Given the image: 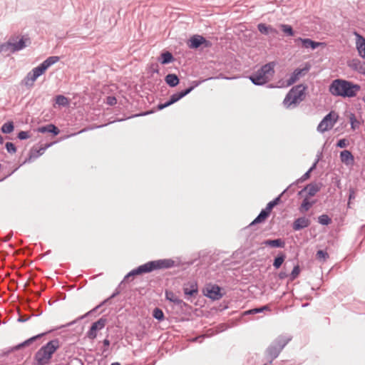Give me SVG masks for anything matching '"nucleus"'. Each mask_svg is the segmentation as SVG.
<instances>
[{
	"label": "nucleus",
	"instance_id": "obj_1",
	"mask_svg": "<svg viewBox=\"0 0 365 365\" xmlns=\"http://www.w3.org/2000/svg\"><path fill=\"white\" fill-rule=\"evenodd\" d=\"M179 264H176L172 258H164L156 260H150L143 264L138 266L128 272L121 281V284L128 283L132 281L135 277L151 273L156 270L168 269L176 267Z\"/></svg>",
	"mask_w": 365,
	"mask_h": 365
},
{
	"label": "nucleus",
	"instance_id": "obj_2",
	"mask_svg": "<svg viewBox=\"0 0 365 365\" xmlns=\"http://www.w3.org/2000/svg\"><path fill=\"white\" fill-rule=\"evenodd\" d=\"M360 90L359 84L341 78L333 80L329 86V91L332 96L344 98L356 97Z\"/></svg>",
	"mask_w": 365,
	"mask_h": 365
},
{
	"label": "nucleus",
	"instance_id": "obj_3",
	"mask_svg": "<svg viewBox=\"0 0 365 365\" xmlns=\"http://www.w3.org/2000/svg\"><path fill=\"white\" fill-rule=\"evenodd\" d=\"M60 61L58 56H51L45 59L37 66L33 68L21 81V84L26 87L28 90L34 86L35 81L53 65Z\"/></svg>",
	"mask_w": 365,
	"mask_h": 365
},
{
	"label": "nucleus",
	"instance_id": "obj_4",
	"mask_svg": "<svg viewBox=\"0 0 365 365\" xmlns=\"http://www.w3.org/2000/svg\"><path fill=\"white\" fill-rule=\"evenodd\" d=\"M61 346L59 339L49 340L34 354V364L35 365H49L53 354Z\"/></svg>",
	"mask_w": 365,
	"mask_h": 365
},
{
	"label": "nucleus",
	"instance_id": "obj_5",
	"mask_svg": "<svg viewBox=\"0 0 365 365\" xmlns=\"http://www.w3.org/2000/svg\"><path fill=\"white\" fill-rule=\"evenodd\" d=\"M307 85L299 83L294 86L286 94L283 100V105L287 109H292L297 107L307 96Z\"/></svg>",
	"mask_w": 365,
	"mask_h": 365
},
{
	"label": "nucleus",
	"instance_id": "obj_6",
	"mask_svg": "<svg viewBox=\"0 0 365 365\" xmlns=\"http://www.w3.org/2000/svg\"><path fill=\"white\" fill-rule=\"evenodd\" d=\"M275 61L262 65L257 71L248 76V78L255 86H262L269 83L270 76L274 73Z\"/></svg>",
	"mask_w": 365,
	"mask_h": 365
},
{
	"label": "nucleus",
	"instance_id": "obj_7",
	"mask_svg": "<svg viewBox=\"0 0 365 365\" xmlns=\"http://www.w3.org/2000/svg\"><path fill=\"white\" fill-rule=\"evenodd\" d=\"M292 340L289 335L278 336L267 348L265 351V357L269 364L278 357L282 350Z\"/></svg>",
	"mask_w": 365,
	"mask_h": 365
},
{
	"label": "nucleus",
	"instance_id": "obj_8",
	"mask_svg": "<svg viewBox=\"0 0 365 365\" xmlns=\"http://www.w3.org/2000/svg\"><path fill=\"white\" fill-rule=\"evenodd\" d=\"M31 43V40L28 35H22L16 41L10 38L6 42L0 44V52L10 51L12 53L20 51Z\"/></svg>",
	"mask_w": 365,
	"mask_h": 365
},
{
	"label": "nucleus",
	"instance_id": "obj_9",
	"mask_svg": "<svg viewBox=\"0 0 365 365\" xmlns=\"http://www.w3.org/2000/svg\"><path fill=\"white\" fill-rule=\"evenodd\" d=\"M187 46L192 50L203 51L211 48L212 43L200 34H193L186 41Z\"/></svg>",
	"mask_w": 365,
	"mask_h": 365
},
{
	"label": "nucleus",
	"instance_id": "obj_10",
	"mask_svg": "<svg viewBox=\"0 0 365 365\" xmlns=\"http://www.w3.org/2000/svg\"><path fill=\"white\" fill-rule=\"evenodd\" d=\"M203 296L212 301L220 300L225 294L223 287L211 282L206 283L202 289Z\"/></svg>",
	"mask_w": 365,
	"mask_h": 365
},
{
	"label": "nucleus",
	"instance_id": "obj_11",
	"mask_svg": "<svg viewBox=\"0 0 365 365\" xmlns=\"http://www.w3.org/2000/svg\"><path fill=\"white\" fill-rule=\"evenodd\" d=\"M276 205L273 204L272 201H269L266 207L260 211L258 215L247 226L244 228L245 231L251 230L254 226L257 224L264 223L267 219L269 217L272 210Z\"/></svg>",
	"mask_w": 365,
	"mask_h": 365
},
{
	"label": "nucleus",
	"instance_id": "obj_12",
	"mask_svg": "<svg viewBox=\"0 0 365 365\" xmlns=\"http://www.w3.org/2000/svg\"><path fill=\"white\" fill-rule=\"evenodd\" d=\"M295 46L299 48L314 51L319 47H325L326 43L317 41L309 38L297 37L294 38Z\"/></svg>",
	"mask_w": 365,
	"mask_h": 365
},
{
	"label": "nucleus",
	"instance_id": "obj_13",
	"mask_svg": "<svg viewBox=\"0 0 365 365\" xmlns=\"http://www.w3.org/2000/svg\"><path fill=\"white\" fill-rule=\"evenodd\" d=\"M184 299L190 302H193L199 294L198 284L196 281H189L182 284Z\"/></svg>",
	"mask_w": 365,
	"mask_h": 365
},
{
	"label": "nucleus",
	"instance_id": "obj_14",
	"mask_svg": "<svg viewBox=\"0 0 365 365\" xmlns=\"http://www.w3.org/2000/svg\"><path fill=\"white\" fill-rule=\"evenodd\" d=\"M108 322V317L106 315H103L98 320L93 322L86 334V337L90 340H94L96 339L98 331L105 328Z\"/></svg>",
	"mask_w": 365,
	"mask_h": 365
},
{
	"label": "nucleus",
	"instance_id": "obj_15",
	"mask_svg": "<svg viewBox=\"0 0 365 365\" xmlns=\"http://www.w3.org/2000/svg\"><path fill=\"white\" fill-rule=\"evenodd\" d=\"M311 67L309 62H305L302 68H295L286 79V86L289 87L294 85L300 78L304 76L309 71Z\"/></svg>",
	"mask_w": 365,
	"mask_h": 365
},
{
	"label": "nucleus",
	"instance_id": "obj_16",
	"mask_svg": "<svg viewBox=\"0 0 365 365\" xmlns=\"http://www.w3.org/2000/svg\"><path fill=\"white\" fill-rule=\"evenodd\" d=\"M338 115L332 112L327 114L319 122L317 125V130L318 132L323 133L326 131L331 130L334 124L336 123Z\"/></svg>",
	"mask_w": 365,
	"mask_h": 365
},
{
	"label": "nucleus",
	"instance_id": "obj_17",
	"mask_svg": "<svg viewBox=\"0 0 365 365\" xmlns=\"http://www.w3.org/2000/svg\"><path fill=\"white\" fill-rule=\"evenodd\" d=\"M33 344H34L33 341V339H31V337H30V338L24 340V341L19 343L16 345L6 348V349L3 350L2 353L0 354V358L6 356L11 352L19 351L21 349H24L26 347H29V346H31Z\"/></svg>",
	"mask_w": 365,
	"mask_h": 365
},
{
	"label": "nucleus",
	"instance_id": "obj_18",
	"mask_svg": "<svg viewBox=\"0 0 365 365\" xmlns=\"http://www.w3.org/2000/svg\"><path fill=\"white\" fill-rule=\"evenodd\" d=\"M310 225V219L306 216H301L294 219L292 224V228L294 232H297L308 227Z\"/></svg>",
	"mask_w": 365,
	"mask_h": 365
},
{
	"label": "nucleus",
	"instance_id": "obj_19",
	"mask_svg": "<svg viewBox=\"0 0 365 365\" xmlns=\"http://www.w3.org/2000/svg\"><path fill=\"white\" fill-rule=\"evenodd\" d=\"M356 36V49L358 55L363 59H365V37L357 31H354Z\"/></svg>",
	"mask_w": 365,
	"mask_h": 365
},
{
	"label": "nucleus",
	"instance_id": "obj_20",
	"mask_svg": "<svg viewBox=\"0 0 365 365\" xmlns=\"http://www.w3.org/2000/svg\"><path fill=\"white\" fill-rule=\"evenodd\" d=\"M341 162L346 166H352L355 163L354 156L349 150H341L339 153Z\"/></svg>",
	"mask_w": 365,
	"mask_h": 365
},
{
	"label": "nucleus",
	"instance_id": "obj_21",
	"mask_svg": "<svg viewBox=\"0 0 365 365\" xmlns=\"http://www.w3.org/2000/svg\"><path fill=\"white\" fill-rule=\"evenodd\" d=\"M36 131L41 133H51L53 136H57L61 132L60 129L53 123L39 126Z\"/></svg>",
	"mask_w": 365,
	"mask_h": 365
},
{
	"label": "nucleus",
	"instance_id": "obj_22",
	"mask_svg": "<svg viewBox=\"0 0 365 365\" xmlns=\"http://www.w3.org/2000/svg\"><path fill=\"white\" fill-rule=\"evenodd\" d=\"M347 66L351 70L362 74V71L365 69V61H362L359 58H352L347 61Z\"/></svg>",
	"mask_w": 365,
	"mask_h": 365
},
{
	"label": "nucleus",
	"instance_id": "obj_23",
	"mask_svg": "<svg viewBox=\"0 0 365 365\" xmlns=\"http://www.w3.org/2000/svg\"><path fill=\"white\" fill-rule=\"evenodd\" d=\"M257 28L259 32L264 36H269L270 34H278V31L275 28H274L272 25L267 24L266 23H259L257 25Z\"/></svg>",
	"mask_w": 365,
	"mask_h": 365
},
{
	"label": "nucleus",
	"instance_id": "obj_24",
	"mask_svg": "<svg viewBox=\"0 0 365 365\" xmlns=\"http://www.w3.org/2000/svg\"><path fill=\"white\" fill-rule=\"evenodd\" d=\"M262 245L271 248H284L285 240L282 238L267 239L262 242Z\"/></svg>",
	"mask_w": 365,
	"mask_h": 365
},
{
	"label": "nucleus",
	"instance_id": "obj_25",
	"mask_svg": "<svg viewBox=\"0 0 365 365\" xmlns=\"http://www.w3.org/2000/svg\"><path fill=\"white\" fill-rule=\"evenodd\" d=\"M158 61L162 65H168L173 63L175 61V58L171 52L163 50L161 51L160 56H158Z\"/></svg>",
	"mask_w": 365,
	"mask_h": 365
},
{
	"label": "nucleus",
	"instance_id": "obj_26",
	"mask_svg": "<svg viewBox=\"0 0 365 365\" xmlns=\"http://www.w3.org/2000/svg\"><path fill=\"white\" fill-rule=\"evenodd\" d=\"M306 190L305 196L308 197H314L321 189V185L316 182H312L304 187Z\"/></svg>",
	"mask_w": 365,
	"mask_h": 365
},
{
	"label": "nucleus",
	"instance_id": "obj_27",
	"mask_svg": "<svg viewBox=\"0 0 365 365\" xmlns=\"http://www.w3.org/2000/svg\"><path fill=\"white\" fill-rule=\"evenodd\" d=\"M165 83L170 88H175L178 86L180 80L178 76L175 73H170L165 76Z\"/></svg>",
	"mask_w": 365,
	"mask_h": 365
},
{
	"label": "nucleus",
	"instance_id": "obj_28",
	"mask_svg": "<svg viewBox=\"0 0 365 365\" xmlns=\"http://www.w3.org/2000/svg\"><path fill=\"white\" fill-rule=\"evenodd\" d=\"M287 258V255L284 252L280 251L274 257L272 266L275 269H279Z\"/></svg>",
	"mask_w": 365,
	"mask_h": 365
},
{
	"label": "nucleus",
	"instance_id": "obj_29",
	"mask_svg": "<svg viewBox=\"0 0 365 365\" xmlns=\"http://www.w3.org/2000/svg\"><path fill=\"white\" fill-rule=\"evenodd\" d=\"M279 28L286 37H294L297 31L294 29L293 26L290 24H279Z\"/></svg>",
	"mask_w": 365,
	"mask_h": 365
},
{
	"label": "nucleus",
	"instance_id": "obj_30",
	"mask_svg": "<svg viewBox=\"0 0 365 365\" xmlns=\"http://www.w3.org/2000/svg\"><path fill=\"white\" fill-rule=\"evenodd\" d=\"M315 203L314 200H310L309 197H306L303 199L302 203L299 207V211L301 213L307 212Z\"/></svg>",
	"mask_w": 365,
	"mask_h": 365
},
{
	"label": "nucleus",
	"instance_id": "obj_31",
	"mask_svg": "<svg viewBox=\"0 0 365 365\" xmlns=\"http://www.w3.org/2000/svg\"><path fill=\"white\" fill-rule=\"evenodd\" d=\"M99 309H100V306L97 305L95 307H93L92 309H91L90 311L86 312L85 314L78 317L76 319H75L71 322H68L66 324L61 326V327H69L73 325L74 324H76L78 321L81 320V319H84L85 317L91 316L93 314L96 313Z\"/></svg>",
	"mask_w": 365,
	"mask_h": 365
},
{
	"label": "nucleus",
	"instance_id": "obj_32",
	"mask_svg": "<svg viewBox=\"0 0 365 365\" xmlns=\"http://www.w3.org/2000/svg\"><path fill=\"white\" fill-rule=\"evenodd\" d=\"M54 100L56 104L60 107H68L70 106V99L62 94L56 95Z\"/></svg>",
	"mask_w": 365,
	"mask_h": 365
},
{
	"label": "nucleus",
	"instance_id": "obj_33",
	"mask_svg": "<svg viewBox=\"0 0 365 365\" xmlns=\"http://www.w3.org/2000/svg\"><path fill=\"white\" fill-rule=\"evenodd\" d=\"M14 128V123L12 120H7L1 126L0 130L4 134H10Z\"/></svg>",
	"mask_w": 365,
	"mask_h": 365
},
{
	"label": "nucleus",
	"instance_id": "obj_34",
	"mask_svg": "<svg viewBox=\"0 0 365 365\" xmlns=\"http://www.w3.org/2000/svg\"><path fill=\"white\" fill-rule=\"evenodd\" d=\"M317 222L324 226H329L332 222V219L327 214H322L317 217Z\"/></svg>",
	"mask_w": 365,
	"mask_h": 365
},
{
	"label": "nucleus",
	"instance_id": "obj_35",
	"mask_svg": "<svg viewBox=\"0 0 365 365\" xmlns=\"http://www.w3.org/2000/svg\"><path fill=\"white\" fill-rule=\"evenodd\" d=\"M152 316L155 319L158 320L159 322H161L165 319V314L163 311L158 307H155L153 309L152 312Z\"/></svg>",
	"mask_w": 365,
	"mask_h": 365
},
{
	"label": "nucleus",
	"instance_id": "obj_36",
	"mask_svg": "<svg viewBox=\"0 0 365 365\" xmlns=\"http://www.w3.org/2000/svg\"><path fill=\"white\" fill-rule=\"evenodd\" d=\"M165 299L170 302H173L175 306L176 304H178V302L180 301V298L176 296V294L172 292V291H168V290H166L165 292Z\"/></svg>",
	"mask_w": 365,
	"mask_h": 365
},
{
	"label": "nucleus",
	"instance_id": "obj_37",
	"mask_svg": "<svg viewBox=\"0 0 365 365\" xmlns=\"http://www.w3.org/2000/svg\"><path fill=\"white\" fill-rule=\"evenodd\" d=\"M186 96H187L186 93L182 89L181 91H177V92L173 93L169 98H170V100L173 101V103H175Z\"/></svg>",
	"mask_w": 365,
	"mask_h": 365
},
{
	"label": "nucleus",
	"instance_id": "obj_38",
	"mask_svg": "<svg viewBox=\"0 0 365 365\" xmlns=\"http://www.w3.org/2000/svg\"><path fill=\"white\" fill-rule=\"evenodd\" d=\"M301 267H299V265L297 264H295L294 267H293V269L291 272V273L289 274V281H294V279H296L300 272H301Z\"/></svg>",
	"mask_w": 365,
	"mask_h": 365
},
{
	"label": "nucleus",
	"instance_id": "obj_39",
	"mask_svg": "<svg viewBox=\"0 0 365 365\" xmlns=\"http://www.w3.org/2000/svg\"><path fill=\"white\" fill-rule=\"evenodd\" d=\"M316 257L319 261L324 262L329 257V256L327 250H319L317 251Z\"/></svg>",
	"mask_w": 365,
	"mask_h": 365
},
{
	"label": "nucleus",
	"instance_id": "obj_40",
	"mask_svg": "<svg viewBox=\"0 0 365 365\" xmlns=\"http://www.w3.org/2000/svg\"><path fill=\"white\" fill-rule=\"evenodd\" d=\"M204 80L202 81H192L190 83V85L187 88L183 89L187 95H188L190 92H192L195 88L200 86Z\"/></svg>",
	"mask_w": 365,
	"mask_h": 365
},
{
	"label": "nucleus",
	"instance_id": "obj_41",
	"mask_svg": "<svg viewBox=\"0 0 365 365\" xmlns=\"http://www.w3.org/2000/svg\"><path fill=\"white\" fill-rule=\"evenodd\" d=\"M103 346L101 347V350L102 352V354H105L106 356L108 353V349L110 345V341L108 339V334L106 336V337L103 340Z\"/></svg>",
	"mask_w": 365,
	"mask_h": 365
},
{
	"label": "nucleus",
	"instance_id": "obj_42",
	"mask_svg": "<svg viewBox=\"0 0 365 365\" xmlns=\"http://www.w3.org/2000/svg\"><path fill=\"white\" fill-rule=\"evenodd\" d=\"M349 123L351 125V128L353 130H355L356 128H358L360 125L359 121L356 119L355 115L352 113H350L349 115Z\"/></svg>",
	"mask_w": 365,
	"mask_h": 365
},
{
	"label": "nucleus",
	"instance_id": "obj_43",
	"mask_svg": "<svg viewBox=\"0 0 365 365\" xmlns=\"http://www.w3.org/2000/svg\"><path fill=\"white\" fill-rule=\"evenodd\" d=\"M148 113H149L148 112H144V113H136V114H134V115H130V116H126V117H123V118H118V117H116L113 120V123H114V122H121V121H123V120H128V119H130V118L138 117V116H144V115H147Z\"/></svg>",
	"mask_w": 365,
	"mask_h": 365
},
{
	"label": "nucleus",
	"instance_id": "obj_44",
	"mask_svg": "<svg viewBox=\"0 0 365 365\" xmlns=\"http://www.w3.org/2000/svg\"><path fill=\"white\" fill-rule=\"evenodd\" d=\"M148 73L152 77L154 73L158 74L160 73L159 65L157 63H152L148 66Z\"/></svg>",
	"mask_w": 365,
	"mask_h": 365
},
{
	"label": "nucleus",
	"instance_id": "obj_45",
	"mask_svg": "<svg viewBox=\"0 0 365 365\" xmlns=\"http://www.w3.org/2000/svg\"><path fill=\"white\" fill-rule=\"evenodd\" d=\"M5 149L9 154H14L17 151V147L14 143L6 142L5 143Z\"/></svg>",
	"mask_w": 365,
	"mask_h": 365
},
{
	"label": "nucleus",
	"instance_id": "obj_46",
	"mask_svg": "<svg viewBox=\"0 0 365 365\" xmlns=\"http://www.w3.org/2000/svg\"><path fill=\"white\" fill-rule=\"evenodd\" d=\"M29 153L31 154V155L33 156L34 159L36 160L38 158H39L40 156H41L44 153L43 151L41 150V148H39L38 149H37L36 148H35L34 146L32 147L30 150H29Z\"/></svg>",
	"mask_w": 365,
	"mask_h": 365
},
{
	"label": "nucleus",
	"instance_id": "obj_47",
	"mask_svg": "<svg viewBox=\"0 0 365 365\" xmlns=\"http://www.w3.org/2000/svg\"><path fill=\"white\" fill-rule=\"evenodd\" d=\"M288 190H289V189L287 187L279 195H277L272 200H271L273 202V204H274L276 206L281 204L282 202V196L285 195Z\"/></svg>",
	"mask_w": 365,
	"mask_h": 365
},
{
	"label": "nucleus",
	"instance_id": "obj_48",
	"mask_svg": "<svg viewBox=\"0 0 365 365\" xmlns=\"http://www.w3.org/2000/svg\"><path fill=\"white\" fill-rule=\"evenodd\" d=\"M16 138L20 140H27L29 139V138H31V134H30V132L29 131H27V130H20L18 133H17V136Z\"/></svg>",
	"mask_w": 365,
	"mask_h": 365
},
{
	"label": "nucleus",
	"instance_id": "obj_49",
	"mask_svg": "<svg viewBox=\"0 0 365 365\" xmlns=\"http://www.w3.org/2000/svg\"><path fill=\"white\" fill-rule=\"evenodd\" d=\"M176 307H178L180 310H190L192 309V307L188 304L187 303L185 302L182 299H180V301L176 304Z\"/></svg>",
	"mask_w": 365,
	"mask_h": 365
},
{
	"label": "nucleus",
	"instance_id": "obj_50",
	"mask_svg": "<svg viewBox=\"0 0 365 365\" xmlns=\"http://www.w3.org/2000/svg\"><path fill=\"white\" fill-rule=\"evenodd\" d=\"M356 197V190L353 187H350L349 188V195H348V207H350V204L352 200H354Z\"/></svg>",
	"mask_w": 365,
	"mask_h": 365
},
{
	"label": "nucleus",
	"instance_id": "obj_51",
	"mask_svg": "<svg viewBox=\"0 0 365 365\" xmlns=\"http://www.w3.org/2000/svg\"><path fill=\"white\" fill-rule=\"evenodd\" d=\"M34 159L33 156L31 155V153H29L28 157L25 158V160L22 162V163H21L19 166H18V167H17V168H16L14 171H12L11 173H9V174L7 175V177H8V176H10L11 174H13V173H14V172H15L16 170H17L19 168V167H20V166H21V165H25V164H26V163H31V162H32V161H34Z\"/></svg>",
	"mask_w": 365,
	"mask_h": 365
},
{
	"label": "nucleus",
	"instance_id": "obj_52",
	"mask_svg": "<svg viewBox=\"0 0 365 365\" xmlns=\"http://www.w3.org/2000/svg\"><path fill=\"white\" fill-rule=\"evenodd\" d=\"M104 103H106L108 106H113L117 103V98L114 96H108L104 100Z\"/></svg>",
	"mask_w": 365,
	"mask_h": 365
},
{
	"label": "nucleus",
	"instance_id": "obj_53",
	"mask_svg": "<svg viewBox=\"0 0 365 365\" xmlns=\"http://www.w3.org/2000/svg\"><path fill=\"white\" fill-rule=\"evenodd\" d=\"M349 145V141L346 138H341L336 141V146L339 148H345Z\"/></svg>",
	"mask_w": 365,
	"mask_h": 365
},
{
	"label": "nucleus",
	"instance_id": "obj_54",
	"mask_svg": "<svg viewBox=\"0 0 365 365\" xmlns=\"http://www.w3.org/2000/svg\"><path fill=\"white\" fill-rule=\"evenodd\" d=\"M123 284L121 282L118 285V287L115 289L113 292L109 296L110 299H113L119 295L123 289Z\"/></svg>",
	"mask_w": 365,
	"mask_h": 365
},
{
	"label": "nucleus",
	"instance_id": "obj_55",
	"mask_svg": "<svg viewBox=\"0 0 365 365\" xmlns=\"http://www.w3.org/2000/svg\"><path fill=\"white\" fill-rule=\"evenodd\" d=\"M269 310H270V308L268 305H263V306H261L259 307H255L253 312H254L255 314H256L262 313L264 311H269Z\"/></svg>",
	"mask_w": 365,
	"mask_h": 365
},
{
	"label": "nucleus",
	"instance_id": "obj_56",
	"mask_svg": "<svg viewBox=\"0 0 365 365\" xmlns=\"http://www.w3.org/2000/svg\"><path fill=\"white\" fill-rule=\"evenodd\" d=\"M51 331V330L48 331H45V332H42V333H40V334H38L36 335H34V336H31V339H33L34 343H35L38 340H40L44 336H46L47 334L50 333Z\"/></svg>",
	"mask_w": 365,
	"mask_h": 365
},
{
	"label": "nucleus",
	"instance_id": "obj_57",
	"mask_svg": "<svg viewBox=\"0 0 365 365\" xmlns=\"http://www.w3.org/2000/svg\"><path fill=\"white\" fill-rule=\"evenodd\" d=\"M51 331V330L48 331H45V332H42V333H40V334H38L36 335H34V336H31V339H33L34 343H35L38 340H40L44 336H46L47 334L50 333Z\"/></svg>",
	"mask_w": 365,
	"mask_h": 365
},
{
	"label": "nucleus",
	"instance_id": "obj_58",
	"mask_svg": "<svg viewBox=\"0 0 365 365\" xmlns=\"http://www.w3.org/2000/svg\"><path fill=\"white\" fill-rule=\"evenodd\" d=\"M199 257H200V256H198V257H197L194 259H191V260L184 262H177L176 261H175V262L176 264H179V265L178 267H180L181 265H186L187 267H190V266L194 264V263L199 259Z\"/></svg>",
	"mask_w": 365,
	"mask_h": 365
},
{
	"label": "nucleus",
	"instance_id": "obj_59",
	"mask_svg": "<svg viewBox=\"0 0 365 365\" xmlns=\"http://www.w3.org/2000/svg\"><path fill=\"white\" fill-rule=\"evenodd\" d=\"M304 181H306V180L304 178H303V177H300L299 178H298L297 180H295L294 182L291 183L287 187L291 190V188L293 187V186H297L299 183H302L304 182Z\"/></svg>",
	"mask_w": 365,
	"mask_h": 365
},
{
	"label": "nucleus",
	"instance_id": "obj_60",
	"mask_svg": "<svg viewBox=\"0 0 365 365\" xmlns=\"http://www.w3.org/2000/svg\"><path fill=\"white\" fill-rule=\"evenodd\" d=\"M56 142H51V143H47L44 145H42L40 146L41 148V150L43 151V153L50 147H51L52 145H53Z\"/></svg>",
	"mask_w": 365,
	"mask_h": 365
},
{
	"label": "nucleus",
	"instance_id": "obj_61",
	"mask_svg": "<svg viewBox=\"0 0 365 365\" xmlns=\"http://www.w3.org/2000/svg\"><path fill=\"white\" fill-rule=\"evenodd\" d=\"M71 365H84L83 361L81 359L75 357L71 361Z\"/></svg>",
	"mask_w": 365,
	"mask_h": 365
},
{
	"label": "nucleus",
	"instance_id": "obj_62",
	"mask_svg": "<svg viewBox=\"0 0 365 365\" xmlns=\"http://www.w3.org/2000/svg\"><path fill=\"white\" fill-rule=\"evenodd\" d=\"M323 150L318 151L316 155V158L314 160L315 162L319 163V161L322 160L323 159Z\"/></svg>",
	"mask_w": 365,
	"mask_h": 365
},
{
	"label": "nucleus",
	"instance_id": "obj_63",
	"mask_svg": "<svg viewBox=\"0 0 365 365\" xmlns=\"http://www.w3.org/2000/svg\"><path fill=\"white\" fill-rule=\"evenodd\" d=\"M278 277L279 279L283 280L287 277H289V274L284 271H281L278 274Z\"/></svg>",
	"mask_w": 365,
	"mask_h": 365
},
{
	"label": "nucleus",
	"instance_id": "obj_64",
	"mask_svg": "<svg viewBox=\"0 0 365 365\" xmlns=\"http://www.w3.org/2000/svg\"><path fill=\"white\" fill-rule=\"evenodd\" d=\"M111 300H112V299H110V297H107L106 299H105L104 300H103L102 302H101L98 304V306H100V308H101V307H103V306H104V305H106V304H108V303H110V301H111Z\"/></svg>",
	"mask_w": 365,
	"mask_h": 365
}]
</instances>
